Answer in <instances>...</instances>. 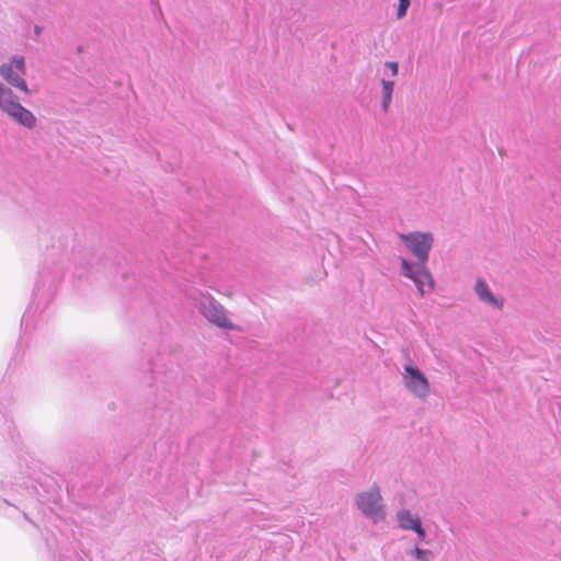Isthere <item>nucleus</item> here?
Instances as JSON below:
<instances>
[{
	"instance_id": "nucleus-1",
	"label": "nucleus",
	"mask_w": 561,
	"mask_h": 561,
	"mask_svg": "<svg viewBox=\"0 0 561 561\" xmlns=\"http://www.w3.org/2000/svg\"><path fill=\"white\" fill-rule=\"evenodd\" d=\"M25 73L26 65L23 56L13 55L0 65V77L9 84L0 82V112L18 125L34 129L37 125L36 116L21 104L19 96L12 90L13 87L31 95L32 92L24 79Z\"/></svg>"
},
{
	"instance_id": "nucleus-2",
	"label": "nucleus",
	"mask_w": 561,
	"mask_h": 561,
	"mask_svg": "<svg viewBox=\"0 0 561 561\" xmlns=\"http://www.w3.org/2000/svg\"><path fill=\"white\" fill-rule=\"evenodd\" d=\"M193 300L197 310L211 324L224 330H239V327L236 325L227 316L225 307L210 294L198 293L193 297Z\"/></svg>"
},
{
	"instance_id": "nucleus-3",
	"label": "nucleus",
	"mask_w": 561,
	"mask_h": 561,
	"mask_svg": "<svg viewBox=\"0 0 561 561\" xmlns=\"http://www.w3.org/2000/svg\"><path fill=\"white\" fill-rule=\"evenodd\" d=\"M401 379L404 389L412 397L425 400L431 394L428 378L411 359L403 365Z\"/></svg>"
},
{
	"instance_id": "nucleus-4",
	"label": "nucleus",
	"mask_w": 561,
	"mask_h": 561,
	"mask_svg": "<svg viewBox=\"0 0 561 561\" xmlns=\"http://www.w3.org/2000/svg\"><path fill=\"white\" fill-rule=\"evenodd\" d=\"M399 239L417 261H427L430 252L434 244V234L432 232L413 231L409 233H399Z\"/></svg>"
},
{
	"instance_id": "nucleus-5",
	"label": "nucleus",
	"mask_w": 561,
	"mask_h": 561,
	"mask_svg": "<svg viewBox=\"0 0 561 561\" xmlns=\"http://www.w3.org/2000/svg\"><path fill=\"white\" fill-rule=\"evenodd\" d=\"M356 505L363 515L374 524L386 518V507L380 493H358Z\"/></svg>"
},
{
	"instance_id": "nucleus-6",
	"label": "nucleus",
	"mask_w": 561,
	"mask_h": 561,
	"mask_svg": "<svg viewBox=\"0 0 561 561\" xmlns=\"http://www.w3.org/2000/svg\"><path fill=\"white\" fill-rule=\"evenodd\" d=\"M385 68L389 70V77L396 78L399 73V64L397 61H386ZM380 84V106L383 113H388L393 98L396 82L393 79L381 78Z\"/></svg>"
},
{
	"instance_id": "nucleus-7",
	"label": "nucleus",
	"mask_w": 561,
	"mask_h": 561,
	"mask_svg": "<svg viewBox=\"0 0 561 561\" xmlns=\"http://www.w3.org/2000/svg\"><path fill=\"white\" fill-rule=\"evenodd\" d=\"M473 293L481 304L494 310L503 309L504 298L495 295L484 278L478 277L476 279L473 285Z\"/></svg>"
},
{
	"instance_id": "nucleus-8",
	"label": "nucleus",
	"mask_w": 561,
	"mask_h": 561,
	"mask_svg": "<svg viewBox=\"0 0 561 561\" xmlns=\"http://www.w3.org/2000/svg\"><path fill=\"white\" fill-rule=\"evenodd\" d=\"M427 261H417L416 263H412L405 257H400V265H401V274L411 279L412 282H415L419 277H427V282L430 283V289L435 288V280L430 272V270L426 266Z\"/></svg>"
},
{
	"instance_id": "nucleus-9",
	"label": "nucleus",
	"mask_w": 561,
	"mask_h": 561,
	"mask_svg": "<svg viewBox=\"0 0 561 561\" xmlns=\"http://www.w3.org/2000/svg\"><path fill=\"white\" fill-rule=\"evenodd\" d=\"M398 526L403 530L414 531L421 540L425 539L426 533L422 527L419 516L413 515L409 510L402 508L397 513Z\"/></svg>"
},
{
	"instance_id": "nucleus-10",
	"label": "nucleus",
	"mask_w": 561,
	"mask_h": 561,
	"mask_svg": "<svg viewBox=\"0 0 561 561\" xmlns=\"http://www.w3.org/2000/svg\"><path fill=\"white\" fill-rule=\"evenodd\" d=\"M413 283H414L416 290L421 297H423L426 294L434 290V289H430V283L427 282V277H419Z\"/></svg>"
},
{
	"instance_id": "nucleus-11",
	"label": "nucleus",
	"mask_w": 561,
	"mask_h": 561,
	"mask_svg": "<svg viewBox=\"0 0 561 561\" xmlns=\"http://www.w3.org/2000/svg\"><path fill=\"white\" fill-rule=\"evenodd\" d=\"M411 556H413L419 561H430L431 552L427 550H423L419 547H414L411 552Z\"/></svg>"
},
{
	"instance_id": "nucleus-12",
	"label": "nucleus",
	"mask_w": 561,
	"mask_h": 561,
	"mask_svg": "<svg viewBox=\"0 0 561 561\" xmlns=\"http://www.w3.org/2000/svg\"><path fill=\"white\" fill-rule=\"evenodd\" d=\"M409 7H410V0H399L398 8H397V19L398 20L405 16Z\"/></svg>"
},
{
	"instance_id": "nucleus-13",
	"label": "nucleus",
	"mask_w": 561,
	"mask_h": 561,
	"mask_svg": "<svg viewBox=\"0 0 561 561\" xmlns=\"http://www.w3.org/2000/svg\"><path fill=\"white\" fill-rule=\"evenodd\" d=\"M41 33H42V27H41L39 25H36V26L34 27V34H35L36 36H39V35H41Z\"/></svg>"
}]
</instances>
